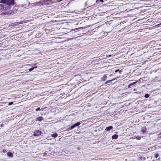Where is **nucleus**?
<instances>
[{"mask_svg": "<svg viewBox=\"0 0 161 161\" xmlns=\"http://www.w3.org/2000/svg\"><path fill=\"white\" fill-rule=\"evenodd\" d=\"M0 3L4 4H0V10L3 11L1 13V16L14 14V12L10 9L11 6L14 4V0H1Z\"/></svg>", "mask_w": 161, "mask_h": 161, "instance_id": "obj_1", "label": "nucleus"}, {"mask_svg": "<svg viewBox=\"0 0 161 161\" xmlns=\"http://www.w3.org/2000/svg\"><path fill=\"white\" fill-rule=\"evenodd\" d=\"M42 132L39 130H36L34 132L33 135L35 136H38L41 134Z\"/></svg>", "mask_w": 161, "mask_h": 161, "instance_id": "obj_2", "label": "nucleus"}, {"mask_svg": "<svg viewBox=\"0 0 161 161\" xmlns=\"http://www.w3.org/2000/svg\"><path fill=\"white\" fill-rule=\"evenodd\" d=\"M80 122H77V123H75V124L71 126L69 128V129H70V130H71V129L74 128L75 127L77 126H78L79 125H80Z\"/></svg>", "mask_w": 161, "mask_h": 161, "instance_id": "obj_3", "label": "nucleus"}, {"mask_svg": "<svg viewBox=\"0 0 161 161\" xmlns=\"http://www.w3.org/2000/svg\"><path fill=\"white\" fill-rule=\"evenodd\" d=\"M53 3L52 0H46L43 2V3L45 5H50Z\"/></svg>", "mask_w": 161, "mask_h": 161, "instance_id": "obj_4", "label": "nucleus"}, {"mask_svg": "<svg viewBox=\"0 0 161 161\" xmlns=\"http://www.w3.org/2000/svg\"><path fill=\"white\" fill-rule=\"evenodd\" d=\"M44 119L43 118L42 116L38 117L36 118V121H41Z\"/></svg>", "mask_w": 161, "mask_h": 161, "instance_id": "obj_5", "label": "nucleus"}, {"mask_svg": "<svg viewBox=\"0 0 161 161\" xmlns=\"http://www.w3.org/2000/svg\"><path fill=\"white\" fill-rule=\"evenodd\" d=\"M107 78V76L106 75H104L103 77L101 78V80L102 81H104Z\"/></svg>", "mask_w": 161, "mask_h": 161, "instance_id": "obj_6", "label": "nucleus"}, {"mask_svg": "<svg viewBox=\"0 0 161 161\" xmlns=\"http://www.w3.org/2000/svg\"><path fill=\"white\" fill-rule=\"evenodd\" d=\"M113 128V127L112 126H109L108 127H107L105 129V130H106L107 131H109L111 130Z\"/></svg>", "mask_w": 161, "mask_h": 161, "instance_id": "obj_7", "label": "nucleus"}, {"mask_svg": "<svg viewBox=\"0 0 161 161\" xmlns=\"http://www.w3.org/2000/svg\"><path fill=\"white\" fill-rule=\"evenodd\" d=\"M7 155L8 157H12L13 156V153L11 152H8L7 153Z\"/></svg>", "mask_w": 161, "mask_h": 161, "instance_id": "obj_8", "label": "nucleus"}, {"mask_svg": "<svg viewBox=\"0 0 161 161\" xmlns=\"http://www.w3.org/2000/svg\"><path fill=\"white\" fill-rule=\"evenodd\" d=\"M118 137V136L117 135L115 134L112 136V138L113 139H116Z\"/></svg>", "mask_w": 161, "mask_h": 161, "instance_id": "obj_9", "label": "nucleus"}, {"mask_svg": "<svg viewBox=\"0 0 161 161\" xmlns=\"http://www.w3.org/2000/svg\"><path fill=\"white\" fill-rule=\"evenodd\" d=\"M58 134H57L56 133H55L52 134L51 136L52 137H53L54 138H56L58 136Z\"/></svg>", "mask_w": 161, "mask_h": 161, "instance_id": "obj_10", "label": "nucleus"}, {"mask_svg": "<svg viewBox=\"0 0 161 161\" xmlns=\"http://www.w3.org/2000/svg\"><path fill=\"white\" fill-rule=\"evenodd\" d=\"M114 79H112L111 80H107V81L105 83V84H108L109 83H110V82L111 81H113L114 80Z\"/></svg>", "mask_w": 161, "mask_h": 161, "instance_id": "obj_11", "label": "nucleus"}, {"mask_svg": "<svg viewBox=\"0 0 161 161\" xmlns=\"http://www.w3.org/2000/svg\"><path fill=\"white\" fill-rule=\"evenodd\" d=\"M36 67H37V66H35V67H33V68H31L29 69V71H32L35 68H36Z\"/></svg>", "mask_w": 161, "mask_h": 161, "instance_id": "obj_12", "label": "nucleus"}, {"mask_svg": "<svg viewBox=\"0 0 161 161\" xmlns=\"http://www.w3.org/2000/svg\"><path fill=\"white\" fill-rule=\"evenodd\" d=\"M149 96V95L148 94H146L145 95L144 97H145V98H148Z\"/></svg>", "mask_w": 161, "mask_h": 161, "instance_id": "obj_13", "label": "nucleus"}, {"mask_svg": "<svg viewBox=\"0 0 161 161\" xmlns=\"http://www.w3.org/2000/svg\"><path fill=\"white\" fill-rule=\"evenodd\" d=\"M159 155L157 154H154V158H157L158 157Z\"/></svg>", "mask_w": 161, "mask_h": 161, "instance_id": "obj_14", "label": "nucleus"}, {"mask_svg": "<svg viewBox=\"0 0 161 161\" xmlns=\"http://www.w3.org/2000/svg\"><path fill=\"white\" fill-rule=\"evenodd\" d=\"M132 85H132V84L131 83H130V84L129 85H128V87L129 88H130V87H131V86H132Z\"/></svg>", "mask_w": 161, "mask_h": 161, "instance_id": "obj_15", "label": "nucleus"}, {"mask_svg": "<svg viewBox=\"0 0 161 161\" xmlns=\"http://www.w3.org/2000/svg\"><path fill=\"white\" fill-rule=\"evenodd\" d=\"M14 103L13 102H9L8 103V105L9 106L12 105Z\"/></svg>", "mask_w": 161, "mask_h": 161, "instance_id": "obj_16", "label": "nucleus"}, {"mask_svg": "<svg viewBox=\"0 0 161 161\" xmlns=\"http://www.w3.org/2000/svg\"><path fill=\"white\" fill-rule=\"evenodd\" d=\"M138 82V81L137 80L136 82H134L132 83V85H133L135 84Z\"/></svg>", "mask_w": 161, "mask_h": 161, "instance_id": "obj_17", "label": "nucleus"}, {"mask_svg": "<svg viewBox=\"0 0 161 161\" xmlns=\"http://www.w3.org/2000/svg\"><path fill=\"white\" fill-rule=\"evenodd\" d=\"M40 109V108L39 107L37 109H36V111H38Z\"/></svg>", "mask_w": 161, "mask_h": 161, "instance_id": "obj_18", "label": "nucleus"}, {"mask_svg": "<svg viewBox=\"0 0 161 161\" xmlns=\"http://www.w3.org/2000/svg\"><path fill=\"white\" fill-rule=\"evenodd\" d=\"M3 153H5L6 152H7V151H6V150H4V149H3Z\"/></svg>", "mask_w": 161, "mask_h": 161, "instance_id": "obj_19", "label": "nucleus"}, {"mask_svg": "<svg viewBox=\"0 0 161 161\" xmlns=\"http://www.w3.org/2000/svg\"><path fill=\"white\" fill-rule=\"evenodd\" d=\"M119 71V69H117L115 70V72L116 73L117 72Z\"/></svg>", "mask_w": 161, "mask_h": 161, "instance_id": "obj_20", "label": "nucleus"}, {"mask_svg": "<svg viewBox=\"0 0 161 161\" xmlns=\"http://www.w3.org/2000/svg\"><path fill=\"white\" fill-rule=\"evenodd\" d=\"M100 1L103 3V0H99Z\"/></svg>", "mask_w": 161, "mask_h": 161, "instance_id": "obj_21", "label": "nucleus"}, {"mask_svg": "<svg viewBox=\"0 0 161 161\" xmlns=\"http://www.w3.org/2000/svg\"><path fill=\"white\" fill-rule=\"evenodd\" d=\"M159 135L160 136L159 137H161V132L159 134Z\"/></svg>", "mask_w": 161, "mask_h": 161, "instance_id": "obj_22", "label": "nucleus"}, {"mask_svg": "<svg viewBox=\"0 0 161 161\" xmlns=\"http://www.w3.org/2000/svg\"><path fill=\"white\" fill-rule=\"evenodd\" d=\"M77 29H78V28L75 29H74V30H77Z\"/></svg>", "mask_w": 161, "mask_h": 161, "instance_id": "obj_23", "label": "nucleus"}, {"mask_svg": "<svg viewBox=\"0 0 161 161\" xmlns=\"http://www.w3.org/2000/svg\"><path fill=\"white\" fill-rule=\"evenodd\" d=\"M1 126L2 127V126H3V125H1Z\"/></svg>", "mask_w": 161, "mask_h": 161, "instance_id": "obj_24", "label": "nucleus"}, {"mask_svg": "<svg viewBox=\"0 0 161 161\" xmlns=\"http://www.w3.org/2000/svg\"><path fill=\"white\" fill-rule=\"evenodd\" d=\"M81 28H78V29H80Z\"/></svg>", "mask_w": 161, "mask_h": 161, "instance_id": "obj_25", "label": "nucleus"}, {"mask_svg": "<svg viewBox=\"0 0 161 161\" xmlns=\"http://www.w3.org/2000/svg\"><path fill=\"white\" fill-rule=\"evenodd\" d=\"M111 56V55H109V56L110 57V56Z\"/></svg>", "mask_w": 161, "mask_h": 161, "instance_id": "obj_26", "label": "nucleus"}]
</instances>
